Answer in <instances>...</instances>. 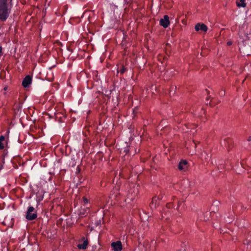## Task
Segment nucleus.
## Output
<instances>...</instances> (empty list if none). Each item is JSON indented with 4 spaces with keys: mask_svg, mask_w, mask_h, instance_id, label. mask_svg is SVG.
Wrapping results in <instances>:
<instances>
[{
    "mask_svg": "<svg viewBox=\"0 0 251 251\" xmlns=\"http://www.w3.org/2000/svg\"><path fill=\"white\" fill-rule=\"evenodd\" d=\"M126 71V68L123 66L122 68L120 70V72L121 74H124Z\"/></svg>",
    "mask_w": 251,
    "mask_h": 251,
    "instance_id": "4468645a",
    "label": "nucleus"
},
{
    "mask_svg": "<svg viewBox=\"0 0 251 251\" xmlns=\"http://www.w3.org/2000/svg\"><path fill=\"white\" fill-rule=\"evenodd\" d=\"M88 244V242L87 240L84 241L82 244H78L77 245V247L79 249H83L85 250L87 248Z\"/></svg>",
    "mask_w": 251,
    "mask_h": 251,
    "instance_id": "1a4fd4ad",
    "label": "nucleus"
},
{
    "mask_svg": "<svg viewBox=\"0 0 251 251\" xmlns=\"http://www.w3.org/2000/svg\"><path fill=\"white\" fill-rule=\"evenodd\" d=\"M32 78L31 77L28 75L25 77L22 82V85L24 87H27L31 83Z\"/></svg>",
    "mask_w": 251,
    "mask_h": 251,
    "instance_id": "6e6552de",
    "label": "nucleus"
},
{
    "mask_svg": "<svg viewBox=\"0 0 251 251\" xmlns=\"http://www.w3.org/2000/svg\"><path fill=\"white\" fill-rule=\"evenodd\" d=\"M195 29L197 31L201 30L204 32H206L207 31L208 28L204 24H200L198 23L195 26Z\"/></svg>",
    "mask_w": 251,
    "mask_h": 251,
    "instance_id": "0eeeda50",
    "label": "nucleus"
},
{
    "mask_svg": "<svg viewBox=\"0 0 251 251\" xmlns=\"http://www.w3.org/2000/svg\"><path fill=\"white\" fill-rule=\"evenodd\" d=\"M83 201H84V203H87L88 202V200L86 198L83 197Z\"/></svg>",
    "mask_w": 251,
    "mask_h": 251,
    "instance_id": "f3484780",
    "label": "nucleus"
},
{
    "mask_svg": "<svg viewBox=\"0 0 251 251\" xmlns=\"http://www.w3.org/2000/svg\"><path fill=\"white\" fill-rule=\"evenodd\" d=\"M160 24L164 28H167L170 24L169 18L168 15H164L160 20Z\"/></svg>",
    "mask_w": 251,
    "mask_h": 251,
    "instance_id": "20e7f679",
    "label": "nucleus"
},
{
    "mask_svg": "<svg viewBox=\"0 0 251 251\" xmlns=\"http://www.w3.org/2000/svg\"><path fill=\"white\" fill-rule=\"evenodd\" d=\"M178 168L179 170L185 171L188 168V163L186 160H182L178 164Z\"/></svg>",
    "mask_w": 251,
    "mask_h": 251,
    "instance_id": "39448f33",
    "label": "nucleus"
},
{
    "mask_svg": "<svg viewBox=\"0 0 251 251\" xmlns=\"http://www.w3.org/2000/svg\"><path fill=\"white\" fill-rule=\"evenodd\" d=\"M63 114L61 112H57L55 113V116L56 118L60 119L61 118V115Z\"/></svg>",
    "mask_w": 251,
    "mask_h": 251,
    "instance_id": "ddd939ff",
    "label": "nucleus"
},
{
    "mask_svg": "<svg viewBox=\"0 0 251 251\" xmlns=\"http://www.w3.org/2000/svg\"><path fill=\"white\" fill-rule=\"evenodd\" d=\"M165 52H166V54L168 55H169L170 53H171V51H170V45L169 44H166V48H165Z\"/></svg>",
    "mask_w": 251,
    "mask_h": 251,
    "instance_id": "f8f14e48",
    "label": "nucleus"
},
{
    "mask_svg": "<svg viewBox=\"0 0 251 251\" xmlns=\"http://www.w3.org/2000/svg\"><path fill=\"white\" fill-rule=\"evenodd\" d=\"M162 58H163V56L162 55H160L158 56V60L159 61L161 60ZM163 58L164 59L165 58L163 57Z\"/></svg>",
    "mask_w": 251,
    "mask_h": 251,
    "instance_id": "a211bd4d",
    "label": "nucleus"
},
{
    "mask_svg": "<svg viewBox=\"0 0 251 251\" xmlns=\"http://www.w3.org/2000/svg\"><path fill=\"white\" fill-rule=\"evenodd\" d=\"M232 43L231 41H228L227 42V45H228V46H230L232 45Z\"/></svg>",
    "mask_w": 251,
    "mask_h": 251,
    "instance_id": "6ab92c4d",
    "label": "nucleus"
},
{
    "mask_svg": "<svg viewBox=\"0 0 251 251\" xmlns=\"http://www.w3.org/2000/svg\"><path fill=\"white\" fill-rule=\"evenodd\" d=\"M4 137L3 136H0V142H2L4 140Z\"/></svg>",
    "mask_w": 251,
    "mask_h": 251,
    "instance_id": "dca6fc26",
    "label": "nucleus"
},
{
    "mask_svg": "<svg viewBox=\"0 0 251 251\" xmlns=\"http://www.w3.org/2000/svg\"><path fill=\"white\" fill-rule=\"evenodd\" d=\"M34 211V208L32 206H29L26 212V218L28 220H33L37 218V214L36 212L33 213Z\"/></svg>",
    "mask_w": 251,
    "mask_h": 251,
    "instance_id": "7ed1b4c3",
    "label": "nucleus"
},
{
    "mask_svg": "<svg viewBox=\"0 0 251 251\" xmlns=\"http://www.w3.org/2000/svg\"><path fill=\"white\" fill-rule=\"evenodd\" d=\"M2 55V47L1 46H0V57Z\"/></svg>",
    "mask_w": 251,
    "mask_h": 251,
    "instance_id": "aec40b11",
    "label": "nucleus"
},
{
    "mask_svg": "<svg viewBox=\"0 0 251 251\" xmlns=\"http://www.w3.org/2000/svg\"><path fill=\"white\" fill-rule=\"evenodd\" d=\"M111 247L114 251H120L122 250V245L121 241H117L116 242H112Z\"/></svg>",
    "mask_w": 251,
    "mask_h": 251,
    "instance_id": "423d86ee",
    "label": "nucleus"
},
{
    "mask_svg": "<svg viewBox=\"0 0 251 251\" xmlns=\"http://www.w3.org/2000/svg\"><path fill=\"white\" fill-rule=\"evenodd\" d=\"M248 141H251V136L249 137L248 139Z\"/></svg>",
    "mask_w": 251,
    "mask_h": 251,
    "instance_id": "412c9836",
    "label": "nucleus"
},
{
    "mask_svg": "<svg viewBox=\"0 0 251 251\" xmlns=\"http://www.w3.org/2000/svg\"><path fill=\"white\" fill-rule=\"evenodd\" d=\"M193 142H194V144H195V148H196V147H197V143H196L195 141H194V140H193Z\"/></svg>",
    "mask_w": 251,
    "mask_h": 251,
    "instance_id": "4be33fe9",
    "label": "nucleus"
},
{
    "mask_svg": "<svg viewBox=\"0 0 251 251\" xmlns=\"http://www.w3.org/2000/svg\"><path fill=\"white\" fill-rule=\"evenodd\" d=\"M236 5L238 7H245L246 6V3L245 0H237L236 1Z\"/></svg>",
    "mask_w": 251,
    "mask_h": 251,
    "instance_id": "9d476101",
    "label": "nucleus"
},
{
    "mask_svg": "<svg viewBox=\"0 0 251 251\" xmlns=\"http://www.w3.org/2000/svg\"><path fill=\"white\" fill-rule=\"evenodd\" d=\"M9 2H11L12 0H9Z\"/></svg>",
    "mask_w": 251,
    "mask_h": 251,
    "instance_id": "393cba45",
    "label": "nucleus"
},
{
    "mask_svg": "<svg viewBox=\"0 0 251 251\" xmlns=\"http://www.w3.org/2000/svg\"><path fill=\"white\" fill-rule=\"evenodd\" d=\"M138 193V186H133L128 191V193L127 195L126 200L128 201H133L136 198Z\"/></svg>",
    "mask_w": 251,
    "mask_h": 251,
    "instance_id": "f03ea898",
    "label": "nucleus"
},
{
    "mask_svg": "<svg viewBox=\"0 0 251 251\" xmlns=\"http://www.w3.org/2000/svg\"><path fill=\"white\" fill-rule=\"evenodd\" d=\"M9 0H0V19L5 21L9 16Z\"/></svg>",
    "mask_w": 251,
    "mask_h": 251,
    "instance_id": "f257e3e1",
    "label": "nucleus"
},
{
    "mask_svg": "<svg viewBox=\"0 0 251 251\" xmlns=\"http://www.w3.org/2000/svg\"><path fill=\"white\" fill-rule=\"evenodd\" d=\"M117 190H118V188H115V189H114V191H117Z\"/></svg>",
    "mask_w": 251,
    "mask_h": 251,
    "instance_id": "b1692460",
    "label": "nucleus"
},
{
    "mask_svg": "<svg viewBox=\"0 0 251 251\" xmlns=\"http://www.w3.org/2000/svg\"><path fill=\"white\" fill-rule=\"evenodd\" d=\"M241 165H242V167H243V168H244V166H243V163H242V162H241Z\"/></svg>",
    "mask_w": 251,
    "mask_h": 251,
    "instance_id": "5701e85b",
    "label": "nucleus"
},
{
    "mask_svg": "<svg viewBox=\"0 0 251 251\" xmlns=\"http://www.w3.org/2000/svg\"><path fill=\"white\" fill-rule=\"evenodd\" d=\"M159 199V197H154L152 199L151 202L150 204V206L151 208H152L153 206L155 207L156 204H157V201Z\"/></svg>",
    "mask_w": 251,
    "mask_h": 251,
    "instance_id": "9b49d317",
    "label": "nucleus"
},
{
    "mask_svg": "<svg viewBox=\"0 0 251 251\" xmlns=\"http://www.w3.org/2000/svg\"><path fill=\"white\" fill-rule=\"evenodd\" d=\"M4 148L3 144H2V142L0 141V150H2Z\"/></svg>",
    "mask_w": 251,
    "mask_h": 251,
    "instance_id": "2eb2a0df",
    "label": "nucleus"
}]
</instances>
